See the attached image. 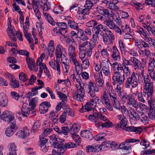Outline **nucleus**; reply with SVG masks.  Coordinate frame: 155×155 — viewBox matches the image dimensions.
Wrapping results in <instances>:
<instances>
[{"mask_svg": "<svg viewBox=\"0 0 155 155\" xmlns=\"http://www.w3.org/2000/svg\"><path fill=\"white\" fill-rule=\"evenodd\" d=\"M77 93L76 92L73 96L74 99L78 101H83L84 97L85 94V91L84 89V85L82 83V85L76 84Z\"/></svg>", "mask_w": 155, "mask_h": 155, "instance_id": "1", "label": "nucleus"}, {"mask_svg": "<svg viewBox=\"0 0 155 155\" xmlns=\"http://www.w3.org/2000/svg\"><path fill=\"white\" fill-rule=\"evenodd\" d=\"M139 81L135 74L134 72H133L131 77L127 78L126 82L125 87L127 88H129L130 85H131L133 88H136L138 85Z\"/></svg>", "mask_w": 155, "mask_h": 155, "instance_id": "2", "label": "nucleus"}, {"mask_svg": "<svg viewBox=\"0 0 155 155\" xmlns=\"http://www.w3.org/2000/svg\"><path fill=\"white\" fill-rule=\"evenodd\" d=\"M112 80L114 85L116 84H124L125 80V75L124 74L122 75L120 73L117 72L116 74H114Z\"/></svg>", "mask_w": 155, "mask_h": 155, "instance_id": "3", "label": "nucleus"}, {"mask_svg": "<svg viewBox=\"0 0 155 155\" xmlns=\"http://www.w3.org/2000/svg\"><path fill=\"white\" fill-rule=\"evenodd\" d=\"M140 141L139 140H136L134 139H127L124 143H122L119 145L118 148L123 150H128L131 148V147L128 144V143H135L137 142H139Z\"/></svg>", "mask_w": 155, "mask_h": 155, "instance_id": "4", "label": "nucleus"}, {"mask_svg": "<svg viewBox=\"0 0 155 155\" xmlns=\"http://www.w3.org/2000/svg\"><path fill=\"white\" fill-rule=\"evenodd\" d=\"M130 60L133 63L132 65H133L134 69H136L137 68H138L140 70H141V73L143 76V73L144 72V67L142 66L140 61L135 57H131Z\"/></svg>", "mask_w": 155, "mask_h": 155, "instance_id": "5", "label": "nucleus"}, {"mask_svg": "<svg viewBox=\"0 0 155 155\" xmlns=\"http://www.w3.org/2000/svg\"><path fill=\"white\" fill-rule=\"evenodd\" d=\"M54 148L58 149L57 152L55 150H53V153L54 152L57 153V155H62L65 153L66 150L65 143L64 140H62L60 142L57 144Z\"/></svg>", "mask_w": 155, "mask_h": 155, "instance_id": "6", "label": "nucleus"}, {"mask_svg": "<svg viewBox=\"0 0 155 155\" xmlns=\"http://www.w3.org/2000/svg\"><path fill=\"white\" fill-rule=\"evenodd\" d=\"M117 118L120 120L117 123L115 128L117 130H119L126 126L127 124V120L123 115H119L117 116Z\"/></svg>", "mask_w": 155, "mask_h": 155, "instance_id": "7", "label": "nucleus"}, {"mask_svg": "<svg viewBox=\"0 0 155 155\" xmlns=\"http://www.w3.org/2000/svg\"><path fill=\"white\" fill-rule=\"evenodd\" d=\"M110 64L111 65V64L108 59H107V61L106 60L102 61L101 65L102 66L103 68L100 73L102 74L101 71H102L103 73L105 75L108 76L110 73L109 69Z\"/></svg>", "mask_w": 155, "mask_h": 155, "instance_id": "8", "label": "nucleus"}, {"mask_svg": "<svg viewBox=\"0 0 155 155\" xmlns=\"http://www.w3.org/2000/svg\"><path fill=\"white\" fill-rule=\"evenodd\" d=\"M153 85H150L149 86H144L143 90V96H145L147 94V99L153 98Z\"/></svg>", "mask_w": 155, "mask_h": 155, "instance_id": "9", "label": "nucleus"}, {"mask_svg": "<svg viewBox=\"0 0 155 155\" xmlns=\"http://www.w3.org/2000/svg\"><path fill=\"white\" fill-rule=\"evenodd\" d=\"M106 28V26L100 24L96 26L95 27H93L92 32L93 33L96 34L97 35L100 34L101 35H102L104 33L103 31H104Z\"/></svg>", "mask_w": 155, "mask_h": 155, "instance_id": "10", "label": "nucleus"}, {"mask_svg": "<svg viewBox=\"0 0 155 155\" xmlns=\"http://www.w3.org/2000/svg\"><path fill=\"white\" fill-rule=\"evenodd\" d=\"M51 106L49 102L44 101L40 105L39 112L41 114H44L48 111V109Z\"/></svg>", "mask_w": 155, "mask_h": 155, "instance_id": "11", "label": "nucleus"}, {"mask_svg": "<svg viewBox=\"0 0 155 155\" xmlns=\"http://www.w3.org/2000/svg\"><path fill=\"white\" fill-rule=\"evenodd\" d=\"M88 88L89 90L88 93L90 94V96L92 97H94L95 96V92L98 91V88L96 86L95 87L93 83L91 81L88 83Z\"/></svg>", "mask_w": 155, "mask_h": 155, "instance_id": "12", "label": "nucleus"}, {"mask_svg": "<svg viewBox=\"0 0 155 155\" xmlns=\"http://www.w3.org/2000/svg\"><path fill=\"white\" fill-rule=\"evenodd\" d=\"M60 57L61 62L64 64V66L66 69V72L68 73L69 70V66L68 64L69 60L64 54L60 55Z\"/></svg>", "mask_w": 155, "mask_h": 155, "instance_id": "13", "label": "nucleus"}, {"mask_svg": "<svg viewBox=\"0 0 155 155\" xmlns=\"http://www.w3.org/2000/svg\"><path fill=\"white\" fill-rule=\"evenodd\" d=\"M98 118L104 121V122H103L104 127H109L113 125V124L106 117L101 114H98Z\"/></svg>", "mask_w": 155, "mask_h": 155, "instance_id": "14", "label": "nucleus"}, {"mask_svg": "<svg viewBox=\"0 0 155 155\" xmlns=\"http://www.w3.org/2000/svg\"><path fill=\"white\" fill-rule=\"evenodd\" d=\"M87 152H97L101 150L102 147L98 145L94 144L92 145H88L87 146Z\"/></svg>", "mask_w": 155, "mask_h": 155, "instance_id": "15", "label": "nucleus"}, {"mask_svg": "<svg viewBox=\"0 0 155 155\" xmlns=\"http://www.w3.org/2000/svg\"><path fill=\"white\" fill-rule=\"evenodd\" d=\"M111 51L112 52V57L114 60L119 61L120 59V54L117 48L115 46L113 47Z\"/></svg>", "mask_w": 155, "mask_h": 155, "instance_id": "16", "label": "nucleus"}, {"mask_svg": "<svg viewBox=\"0 0 155 155\" xmlns=\"http://www.w3.org/2000/svg\"><path fill=\"white\" fill-rule=\"evenodd\" d=\"M122 129L126 131H131L137 133H141L142 131V129L140 127L130 126L127 127L125 126V127H123Z\"/></svg>", "mask_w": 155, "mask_h": 155, "instance_id": "17", "label": "nucleus"}, {"mask_svg": "<svg viewBox=\"0 0 155 155\" xmlns=\"http://www.w3.org/2000/svg\"><path fill=\"white\" fill-rule=\"evenodd\" d=\"M8 103V99L5 94L3 92L0 93V105L5 107L7 106Z\"/></svg>", "mask_w": 155, "mask_h": 155, "instance_id": "18", "label": "nucleus"}, {"mask_svg": "<svg viewBox=\"0 0 155 155\" xmlns=\"http://www.w3.org/2000/svg\"><path fill=\"white\" fill-rule=\"evenodd\" d=\"M16 134L19 138L23 139L25 138L26 136L29 135V133L27 128L25 127L23 130H20L18 131Z\"/></svg>", "mask_w": 155, "mask_h": 155, "instance_id": "19", "label": "nucleus"}, {"mask_svg": "<svg viewBox=\"0 0 155 155\" xmlns=\"http://www.w3.org/2000/svg\"><path fill=\"white\" fill-rule=\"evenodd\" d=\"M111 66L114 71V74H116L117 72L120 73V71H121L123 70V67L121 66V64L117 62L113 63L112 65H111Z\"/></svg>", "mask_w": 155, "mask_h": 155, "instance_id": "20", "label": "nucleus"}, {"mask_svg": "<svg viewBox=\"0 0 155 155\" xmlns=\"http://www.w3.org/2000/svg\"><path fill=\"white\" fill-rule=\"evenodd\" d=\"M80 127L78 123H75L71 126L70 130V132L72 136L77 135L79 130Z\"/></svg>", "mask_w": 155, "mask_h": 155, "instance_id": "21", "label": "nucleus"}, {"mask_svg": "<svg viewBox=\"0 0 155 155\" xmlns=\"http://www.w3.org/2000/svg\"><path fill=\"white\" fill-rule=\"evenodd\" d=\"M56 61L55 60H52L49 62V64L51 67L55 70H56L59 75L60 74L61 71L60 69V64L56 63Z\"/></svg>", "mask_w": 155, "mask_h": 155, "instance_id": "22", "label": "nucleus"}, {"mask_svg": "<svg viewBox=\"0 0 155 155\" xmlns=\"http://www.w3.org/2000/svg\"><path fill=\"white\" fill-rule=\"evenodd\" d=\"M13 117L10 112L8 111H4L1 115V118L6 121H8Z\"/></svg>", "mask_w": 155, "mask_h": 155, "instance_id": "23", "label": "nucleus"}, {"mask_svg": "<svg viewBox=\"0 0 155 155\" xmlns=\"http://www.w3.org/2000/svg\"><path fill=\"white\" fill-rule=\"evenodd\" d=\"M56 112L52 111L49 115L50 120L52 121L54 124L57 123L58 120V115Z\"/></svg>", "mask_w": 155, "mask_h": 155, "instance_id": "24", "label": "nucleus"}, {"mask_svg": "<svg viewBox=\"0 0 155 155\" xmlns=\"http://www.w3.org/2000/svg\"><path fill=\"white\" fill-rule=\"evenodd\" d=\"M80 135L84 138H86L91 140L93 138V136L91 133L88 130H83L81 132Z\"/></svg>", "mask_w": 155, "mask_h": 155, "instance_id": "25", "label": "nucleus"}, {"mask_svg": "<svg viewBox=\"0 0 155 155\" xmlns=\"http://www.w3.org/2000/svg\"><path fill=\"white\" fill-rule=\"evenodd\" d=\"M132 95L131 94H128L126 92L122 93L121 92H120L118 93L119 96L122 101L124 102H127Z\"/></svg>", "mask_w": 155, "mask_h": 155, "instance_id": "26", "label": "nucleus"}, {"mask_svg": "<svg viewBox=\"0 0 155 155\" xmlns=\"http://www.w3.org/2000/svg\"><path fill=\"white\" fill-rule=\"evenodd\" d=\"M132 95L131 94H128L126 92L122 93L121 92H120L118 93L119 96L122 101L124 102H127Z\"/></svg>", "mask_w": 155, "mask_h": 155, "instance_id": "27", "label": "nucleus"}, {"mask_svg": "<svg viewBox=\"0 0 155 155\" xmlns=\"http://www.w3.org/2000/svg\"><path fill=\"white\" fill-rule=\"evenodd\" d=\"M132 95L131 94H128L126 92L122 93L121 92H120L118 93L119 96L122 101L124 102H127Z\"/></svg>", "mask_w": 155, "mask_h": 155, "instance_id": "28", "label": "nucleus"}, {"mask_svg": "<svg viewBox=\"0 0 155 155\" xmlns=\"http://www.w3.org/2000/svg\"><path fill=\"white\" fill-rule=\"evenodd\" d=\"M105 32V35L109 39L110 43H112L114 41V35L113 33L110 30L106 28L104 31Z\"/></svg>", "mask_w": 155, "mask_h": 155, "instance_id": "29", "label": "nucleus"}, {"mask_svg": "<svg viewBox=\"0 0 155 155\" xmlns=\"http://www.w3.org/2000/svg\"><path fill=\"white\" fill-rule=\"evenodd\" d=\"M50 140L52 141V145L54 147V148L61 141L62 139L60 138L57 137L54 135L51 136L50 137Z\"/></svg>", "mask_w": 155, "mask_h": 155, "instance_id": "30", "label": "nucleus"}, {"mask_svg": "<svg viewBox=\"0 0 155 155\" xmlns=\"http://www.w3.org/2000/svg\"><path fill=\"white\" fill-rule=\"evenodd\" d=\"M127 103L129 105L132 106L137 109L139 107L138 104L134 98L133 97L132 94L127 101Z\"/></svg>", "mask_w": 155, "mask_h": 155, "instance_id": "31", "label": "nucleus"}, {"mask_svg": "<svg viewBox=\"0 0 155 155\" xmlns=\"http://www.w3.org/2000/svg\"><path fill=\"white\" fill-rule=\"evenodd\" d=\"M17 150V148L15 144L14 143H12L10 145L9 148V152L8 154L16 155Z\"/></svg>", "mask_w": 155, "mask_h": 155, "instance_id": "32", "label": "nucleus"}, {"mask_svg": "<svg viewBox=\"0 0 155 155\" xmlns=\"http://www.w3.org/2000/svg\"><path fill=\"white\" fill-rule=\"evenodd\" d=\"M14 27L11 26L10 27H8L7 29H9V31H8V35L9 36V38L13 41H16V39L15 37V35L13 31Z\"/></svg>", "mask_w": 155, "mask_h": 155, "instance_id": "33", "label": "nucleus"}, {"mask_svg": "<svg viewBox=\"0 0 155 155\" xmlns=\"http://www.w3.org/2000/svg\"><path fill=\"white\" fill-rule=\"evenodd\" d=\"M26 61L28 67L31 71H32L31 65L34 66V64L35 63V61L32 58H30L29 56H27L26 57Z\"/></svg>", "mask_w": 155, "mask_h": 155, "instance_id": "34", "label": "nucleus"}, {"mask_svg": "<svg viewBox=\"0 0 155 155\" xmlns=\"http://www.w3.org/2000/svg\"><path fill=\"white\" fill-rule=\"evenodd\" d=\"M40 124L39 121H36L35 122L31 129V131L33 133L38 132L40 130Z\"/></svg>", "mask_w": 155, "mask_h": 155, "instance_id": "35", "label": "nucleus"}, {"mask_svg": "<svg viewBox=\"0 0 155 155\" xmlns=\"http://www.w3.org/2000/svg\"><path fill=\"white\" fill-rule=\"evenodd\" d=\"M43 15L45 17V18L49 23L52 25H55V22L50 15L46 12H44Z\"/></svg>", "mask_w": 155, "mask_h": 155, "instance_id": "36", "label": "nucleus"}, {"mask_svg": "<svg viewBox=\"0 0 155 155\" xmlns=\"http://www.w3.org/2000/svg\"><path fill=\"white\" fill-rule=\"evenodd\" d=\"M10 76L11 77V80H10V84L11 87L13 88H15L18 87L19 84L18 81L15 79H14L12 78L11 75L10 74Z\"/></svg>", "mask_w": 155, "mask_h": 155, "instance_id": "37", "label": "nucleus"}, {"mask_svg": "<svg viewBox=\"0 0 155 155\" xmlns=\"http://www.w3.org/2000/svg\"><path fill=\"white\" fill-rule=\"evenodd\" d=\"M56 93L59 97L62 100V102L64 104L67 101V98L65 94L61 93V91H56Z\"/></svg>", "mask_w": 155, "mask_h": 155, "instance_id": "38", "label": "nucleus"}, {"mask_svg": "<svg viewBox=\"0 0 155 155\" xmlns=\"http://www.w3.org/2000/svg\"><path fill=\"white\" fill-rule=\"evenodd\" d=\"M64 38L66 39V42L69 45H72L74 46H77V45L74 40V38H69L68 36H65Z\"/></svg>", "mask_w": 155, "mask_h": 155, "instance_id": "39", "label": "nucleus"}, {"mask_svg": "<svg viewBox=\"0 0 155 155\" xmlns=\"http://www.w3.org/2000/svg\"><path fill=\"white\" fill-rule=\"evenodd\" d=\"M8 122V123L10 125V127L16 130L17 128L16 120L13 117Z\"/></svg>", "mask_w": 155, "mask_h": 155, "instance_id": "40", "label": "nucleus"}, {"mask_svg": "<svg viewBox=\"0 0 155 155\" xmlns=\"http://www.w3.org/2000/svg\"><path fill=\"white\" fill-rule=\"evenodd\" d=\"M145 85L144 86L153 85V82H151L150 78L148 75L144 76L143 77Z\"/></svg>", "mask_w": 155, "mask_h": 155, "instance_id": "41", "label": "nucleus"}, {"mask_svg": "<svg viewBox=\"0 0 155 155\" xmlns=\"http://www.w3.org/2000/svg\"><path fill=\"white\" fill-rule=\"evenodd\" d=\"M104 24L112 29H114V28L116 25L113 21L109 20L105 21Z\"/></svg>", "mask_w": 155, "mask_h": 155, "instance_id": "42", "label": "nucleus"}, {"mask_svg": "<svg viewBox=\"0 0 155 155\" xmlns=\"http://www.w3.org/2000/svg\"><path fill=\"white\" fill-rule=\"evenodd\" d=\"M63 52V47L60 45H57L56 48L55 52V55H61L62 54Z\"/></svg>", "mask_w": 155, "mask_h": 155, "instance_id": "43", "label": "nucleus"}, {"mask_svg": "<svg viewBox=\"0 0 155 155\" xmlns=\"http://www.w3.org/2000/svg\"><path fill=\"white\" fill-rule=\"evenodd\" d=\"M68 24L71 28L77 30L78 29V24L73 21L69 20L68 21Z\"/></svg>", "mask_w": 155, "mask_h": 155, "instance_id": "44", "label": "nucleus"}, {"mask_svg": "<svg viewBox=\"0 0 155 155\" xmlns=\"http://www.w3.org/2000/svg\"><path fill=\"white\" fill-rule=\"evenodd\" d=\"M136 95L137 96V97L139 101L144 103H146V101L144 97L145 96H143V94L142 93L137 91Z\"/></svg>", "mask_w": 155, "mask_h": 155, "instance_id": "45", "label": "nucleus"}, {"mask_svg": "<svg viewBox=\"0 0 155 155\" xmlns=\"http://www.w3.org/2000/svg\"><path fill=\"white\" fill-rule=\"evenodd\" d=\"M95 115L94 114H93V115L90 114L88 116V117H87L88 119L94 122L98 119L97 118L98 117V113L95 112Z\"/></svg>", "mask_w": 155, "mask_h": 155, "instance_id": "46", "label": "nucleus"}, {"mask_svg": "<svg viewBox=\"0 0 155 155\" xmlns=\"http://www.w3.org/2000/svg\"><path fill=\"white\" fill-rule=\"evenodd\" d=\"M148 69L150 70H154L155 67V58H151L149 62Z\"/></svg>", "mask_w": 155, "mask_h": 155, "instance_id": "47", "label": "nucleus"}, {"mask_svg": "<svg viewBox=\"0 0 155 155\" xmlns=\"http://www.w3.org/2000/svg\"><path fill=\"white\" fill-rule=\"evenodd\" d=\"M15 130H16V129H13L10 127L7 128L5 132L6 135L8 137L11 136L14 134Z\"/></svg>", "mask_w": 155, "mask_h": 155, "instance_id": "48", "label": "nucleus"}, {"mask_svg": "<svg viewBox=\"0 0 155 155\" xmlns=\"http://www.w3.org/2000/svg\"><path fill=\"white\" fill-rule=\"evenodd\" d=\"M23 32L25 36L28 41L29 43H32L33 39L32 38H31L30 37V36H31L30 33H28V30H25V29L24 31Z\"/></svg>", "mask_w": 155, "mask_h": 155, "instance_id": "49", "label": "nucleus"}, {"mask_svg": "<svg viewBox=\"0 0 155 155\" xmlns=\"http://www.w3.org/2000/svg\"><path fill=\"white\" fill-rule=\"evenodd\" d=\"M63 10V8L59 5L57 7L54 8L53 9V11L56 14H62V12Z\"/></svg>", "mask_w": 155, "mask_h": 155, "instance_id": "50", "label": "nucleus"}, {"mask_svg": "<svg viewBox=\"0 0 155 155\" xmlns=\"http://www.w3.org/2000/svg\"><path fill=\"white\" fill-rule=\"evenodd\" d=\"M130 4L131 5L135 7L137 9H142L143 6L141 4L137 3L135 1H132L130 2Z\"/></svg>", "mask_w": 155, "mask_h": 155, "instance_id": "51", "label": "nucleus"}, {"mask_svg": "<svg viewBox=\"0 0 155 155\" xmlns=\"http://www.w3.org/2000/svg\"><path fill=\"white\" fill-rule=\"evenodd\" d=\"M54 50V46H48V48L45 49V50L48 51V55L51 57L53 55Z\"/></svg>", "mask_w": 155, "mask_h": 155, "instance_id": "52", "label": "nucleus"}, {"mask_svg": "<svg viewBox=\"0 0 155 155\" xmlns=\"http://www.w3.org/2000/svg\"><path fill=\"white\" fill-rule=\"evenodd\" d=\"M96 84L97 86L101 87L103 84L104 81L102 80L100 77H95Z\"/></svg>", "mask_w": 155, "mask_h": 155, "instance_id": "53", "label": "nucleus"}, {"mask_svg": "<svg viewBox=\"0 0 155 155\" xmlns=\"http://www.w3.org/2000/svg\"><path fill=\"white\" fill-rule=\"evenodd\" d=\"M38 98L37 97H35L31 100L29 102V105L31 106V110H34L36 107L35 102L37 101Z\"/></svg>", "mask_w": 155, "mask_h": 155, "instance_id": "54", "label": "nucleus"}, {"mask_svg": "<svg viewBox=\"0 0 155 155\" xmlns=\"http://www.w3.org/2000/svg\"><path fill=\"white\" fill-rule=\"evenodd\" d=\"M97 25V23L95 20H91L86 23V25L88 27H95Z\"/></svg>", "mask_w": 155, "mask_h": 155, "instance_id": "55", "label": "nucleus"}, {"mask_svg": "<svg viewBox=\"0 0 155 155\" xmlns=\"http://www.w3.org/2000/svg\"><path fill=\"white\" fill-rule=\"evenodd\" d=\"M76 67V71L77 75H80L82 71V67L80 66L78 62V64H74Z\"/></svg>", "mask_w": 155, "mask_h": 155, "instance_id": "56", "label": "nucleus"}, {"mask_svg": "<svg viewBox=\"0 0 155 155\" xmlns=\"http://www.w3.org/2000/svg\"><path fill=\"white\" fill-rule=\"evenodd\" d=\"M72 137L76 143L79 145L81 142V138L80 137L78 134L72 136Z\"/></svg>", "mask_w": 155, "mask_h": 155, "instance_id": "57", "label": "nucleus"}, {"mask_svg": "<svg viewBox=\"0 0 155 155\" xmlns=\"http://www.w3.org/2000/svg\"><path fill=\"white\" fill-rule=\"evenodd\" d=\"M94 3L91 0H87L86 2V3L85 6L86 8H88L89 10L91 8V7L93 5Z\"/></svg>", "mask_w": 155, "mask_h": 155, "instance_id": "58", "label": "nucleus"}, {"mask_svg": "<svg viewBox=\"0 0 155 155\" xmlns=\"http://www.w3.org/2000/svg\"><path fill=\"white\" fill-rule=\"evenodd\" d=\"M152 99L150 98V99H147L148 100V103L150 106L149 110H155L154 102L153 101H152Z\"/></svg>", "mask_w": 155, "mask_h": 155, "instance_id": "59", "label": "nucleus"}, {"mask_svg": "<svg viewBox=\"0 0 155 155\" xmlns=\"http://www.w3.org/2000/svg\"><path fill=\"white\" fill-rule=\"evenodd\" d=\"M74 45H69L68 51L69 55L75 54V47Z\"/></svg>", "mask_w": 155, "mask_h": 155, "instance_id": "60", "label": "nucleus"}, {"mask_svg": "<svg viewBox=\"0 0 155 155\" xmlns=\"http://www.w3.org/2000/svg\"><path fill=\"white\" fill-rule=\"evenodd\" d=\"M108 7L110 9L113 10L115 11H117L119 9L117 6L114 3H109Z\"/></svg>", "mask_w": 155, "mask_h": 155, "instance_id": "61", "label": "nucleus"}, {"mask_svg": "<svg viewBox=\"0 0 155 155\" xmlns=\"http://www.w3.org/2000/svg\"><path fill=\"white\" fill-rule=\"evenodd\" d=\"M104 134H98L96 135V137H95V140L97 141H103L104 139Z\"/></svg>", "mask_w": 155, "mask_h": 155, "instance_id": "62", "label": "nucleus"}, {"mask_svg": "<svg viewBox=\"0 0 155 155\" xmlns=\"http://www.w3.org/2000/svg\"><path fill=\"white\" fill-rule=\"evenodd\" d=\"M82 64L83 68L85 69L87 68L89 66V62L88 59L85 58V60H82Z\"/></svg>", "mask_w": 155, "mask_h": 155, "instance_id": "63", "label": "nucleus"}, {"mask_svg": "<svg viewBox=\"0 0 155 155\" xmlns=\"http://www.w3.org/2000/svg\"><path fill=\"white\" fill-rule=\"evenodd\" d=\"M148 115L150 118L152 120H154L155 118V110H149Z\"/></svg>", "mask_w": 155, "mask_h": 155, "instance_id": "64", "label": "nucleus"}]
</instances>
